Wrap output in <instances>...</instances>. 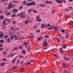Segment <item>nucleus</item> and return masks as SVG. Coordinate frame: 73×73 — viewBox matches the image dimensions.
Masks as SVG:
<instances>
[{
	"instance_id": "obj_26",
	"label": "nucleus",
	"mask_w": 73,
	"mask_h": 73,
	"mask_svg": "<svg viewBox=\"0 0 73 73\" xmlns=\"http://www.w3.org/2000/svg\"><path fill=\"white\" fill-rule=\"evenodd\" d=\"M53 27L52 26L51 27L49 28L48 29V30H51V29H53Z\"/></svg>"
},
{
	"instance_id": "obj_42",
	"label": "nucleus",
	"mask_w": 73,
	"mask_h": 73,
	"mask_svg": "<svg viewBox=\"0 0 73 73\" xmlns=\"http://www.w3.org/2000/svg\"><path fill=\"white\" fill-rule=\"evenodd\" d=\"M41 26L42 27V28H44V24H42Z\"/></svg>"
},
{
	"instance_id": "obj_57",
	"label": "nucleus",
	"mask_w": 73,
	"mask_h": 73,
	"mask_svg": "<svg viewBox=\"0 0 73 73\" xmlns=\"http://www.w3.org/2000/svg\"><path fill=\"white\" fill-rule=\"evenodd\" d=\"M46 45H48V44H45L44 45V46H46Z\"/></svg>"
},
{
	"instance_id": "obj_60",
	"label": "nucleus",
	"mask_w": 73,
	"mask_h": 73,
	"mask_svg": "<svg viewBox=\"0 0 73 73\" xmlns=\"http://www.w3.org/2000/svg\"><path fill=\"white\" fill-rule=\"evenodd\" d=\"M36 27H37V26L36 25H35L34 26V28H36Z\"/></svg>"
},
{
	"instance_id": "obj_40",
	"label": "nucleus",
	"mask_w": 73,
	"mask_h": 73,
	"mask_svg": "<svg viewBox=\"0 0 73 73\" xmlns=\"http://www.w3.org/2000/svg\"><path fill=\"white\" fill-rule=\"evenodd\" d=\"M30 34L31 35V36H31V37H33V36H34L33 35V34L32 33H30Z\"/></svg>"
},
{
	"instance_id": "obj_22",
	"label": "nucleus",
	"mask_w": 73,
	"mask_h": 73,
	"mask_svg": "<svg viewBox=\"0 0 73 73\" xmlns=\"http://www.w3.org/2000/svg\"><path fill=\"white\" fill-rule=\"evenodd\" d=\"M19 58H22L24 57V56H23L21 55H19Z\"/></svg>"
},
{
	"instance_id": "obj_53",
	"label": "nucleus",
	"mask_w": 73,
	"mask_h": 73,
	"mask_svg": "<svg viewBox=\"0 0 73 73\" xmlns=\"http://www.w3.org/2000/svg\"><path fill=\"white\" fill-rule=\"evenodd\" d=\"M33 12L34 13H36L37 12L36 10H33Z\"/></svg>"
},
{
	"instance_id": "obj_15",
	"label": "nucleus",
	"mask_w": 73,
	"mask_h": 73,
	"mask_svg": "<svg viewBox=\"0 0 73 73\" xmlns=\"http://www.w3.org/2000/svg\"><path fill=\"white\" fill-rule=\"evenodd\" d=\"M16 54L14 53V54H12L11 55H10V57H12V56H15Z\"/></svg>"
},
{
	"instance_id": "obj_9",
	"label": "nucleus",
	"mask_w": 73,
	"mask_h": 73,
	"mask_svg": "<svg viewBox=\"0 0 73 73\" xmlns=\"http://www.w3.org/2000/svg\"><path fill=\"white\" fill-rule=\"evenodd\" d=\"M54 29L55 31H58V27L57 26H55L54 27Z\"/></svg>"
},
{
	"instance_id": "obj_2",
	"label": "nucleus",
	"mask_w": 73,
	"mask_h": 73,
	"mask_svg": "<svg viewBox=\"0 0 73 73\" xmlns=\"http://www.w3.org/2000/svg\"><path fill=\"white\" fill-rule=\"evenodd\" d=\"M24 13L22 12L18 15V16H20L21 18H25L24 17V15H22Z\"/></svg>"
},
{
	"instance_id": "obj_17",
	"label": "nucleus",
	"mask_w": 73,
	"mask_h": 73,
	"mask_svg": "<svg viewBox=\"0 0 73 73\" xmlns=\"http://www.w3.org/2000/svg\"><path fill=\"white\" fill-rule=\"evenodd\" d=\"M36 20L38 21L39 22H40L41 21V19H36Z\"/></svg>"
},
{
	"instance_id": "obj_39",
	"label": "nucleus",
	"mask_w": 73,
	"mask_h": 73,
	"mask_svg": "<svg viewBox=\"0 0 73 73\" xmlns=\"http://www.w3.org/2000/svg\"><path fill=\"white\" fill-rule=\"evenodd\" d=\"M11 15V13H7V16H9V15Z\"/></svg>"
},
{
	"instance_id": "obj_21",
	"label": "nucleus",
	"mask_w": 73,
	"mask_h": 73,
	"mask_svg": "<svg viewBox=\"0 0 73 73\" xmlns=\"http://www.w3.org/2000/svg\"><path fill=\"white\" fill-rule=\"evenodd\" d=\"M42 38H43V37H40L39 38H38V41H40V40H41V39H42Z\"/></svg>"
},
{
	"instance_id": "obj_43",
	"label": "nucleus",
	"mask_w": 73,
	"mask_h": 73,
	"mask_svg": "<svg viewBox=\"0 0 73 73\" xmlns=\"http://www.w3.org/2000/svg\"><path fill=\"white\" fill-rule=\"evenodd\" d=\"M26 3V1H24L23 2V5H25V3Z\"/></svg>"
},
{
	"instance_id": "obj_49",
	"label": "nucleus",
	"mask_w": 73,
	"mask_h": 73,
	"mask_svg": "<svg viewBox=\"0 0 73 73\" xmlns=\"http://www.w3.org/2000/svg\"><path fill=\"white\" fill-rule=\"evenodd\" d=\"M40 31L39 30H38L36 31V32H37V33H39L40 32Z\"/></svg>"
},
{
	"instance_id": "obj_12",
	"label": "nucleus",
	"mask_w": 73,
	"mask_h": 73,
	"mask_svg": "<svg viewBox=\"0 0 73 73\" xmlns=\"http://www.w3.org/2000/svg\"><path fill=\"white\" fill-rule=\"evenodd\" d=\"M13 37L14 38L15 40H17V38H18V37H17L16 35H14Z\"/></svg>"
},
{
	"instance_id": "obj_27",
	"label": "nucleus",
	"mask_w": 73,
	"mask_h": 73,
	"mask_svg": "<svg viewBox=\"0 0 73 73\" xmlns=\"http://www.w3.org/2000/svg\"><path fill=\"white\" fill-rule=\"evenodd\" d=\"M17 67L16 66L13 67L12 68V69H16Z\"/></svg>"
},
{
	"instance_id": "obj_10",
	"label": "nucleus",
	"mask_w": 73,
	"mask_h": 73,
	"mask_svg": "<svg viewBox=\"0 0 73 73\" xmlns=\"http://www.w3.org/2000/svg\"><path fill=\"white\" fill-rule=\"evenodd\" d=\"M26 5L27 6H31V3H27L26 4Z\"/></svg>"
},
{
	"instance_id": "obj_24",
	"label": "nucleus",
	"mask_w": 73,
	"mask_h": 73,
	"mask_svg": "<svg viewBox=\"0 0 73 73\" xmlns=\"http://www.w3.org/2000/svg\"><path fill=\"white\" fill-rule=\"evenodd\" d=\"M18 49L17 48H15L12 51L13 52H14L15 50H17Z\"/></svg>"
},
{
	"instance_id": "obj_48",
	"label": "nucleus",
	"mask_w": 73,
	"mask_h": 73,
	"mask_svg": "<svg viewBox=\"0 0 73 73\" xmlns=\"http://www.w3.org/2000/svg\"><path fill=\"white\" fill-rule=\"evenodd\" d=\"M66 17H70V15H66Z\"/></svg>"
},
{
	"instance_id": "obj_4",
	"label": "nucleus",
	"mask_w": 73,
	"mask_h": 73,
	"mask_svg": "<svg viewBox=\"0 0 73 73\" xmlns=\"http://www.w3.org/2000/svg\"><path fill=\"white\" fill-rule=\"evenodd\" d=\"M55 1L56 3H58L59 4H61L62 3V1H60V0H56Z\"/></svg>"
},
{
	"instance_id": "obj_62",
	"label": "nucleus",
	"mask_w": 73,
	"mask_h": 73,
	"mask_svg": "<svg viewBox=\"0 0 73 73\" xmlns=\"http://www.w3.org/2000/svg\"><path fill=\"white\" fill-rule=\"evenodd\" d=\"M39 17L38 15L36 17V19H38L39 18Z\"/></svg>"
},
{
	"instance_id": "obj_13",
	"label": "nucleus",
	"mask_w": 73,
	"mask_h": 73,
	"mask_svg": "<svg viewBox=\"0 0 73 73\" xmlns=\"http://www.w3.org/2000/svg\"><path fill=\"white\" fill-rule=\"evenodd\" d=\"M4 35H3V33H2L0 35V38H1L2 37H3Z\"/></svg>"
},
{
	"instance_id": "obj_31",
	"label": "nucleus",
	"mask_w": 73,
	"mask_h": 73,
	"mask_svg": "<svg viewBox=\"0 0 73 73\" xmlns=\"http://www.w3.org/2000/svg\"><path fill=\"white\" fill-rule=\"evenodd\" d=\"M56 38L58 41L59 42H60V39H59V38H58L57 37H56Z\"/></svg>"
},
{
	"instance_id": "obj_38",
	"label": "nucleus",
	"mask_w": 73,
	"mask_h": 73,
	"mask_svg": "<svg viewBox=\"0 0 73 73\" xmlns=\"http://www.w3.org/2000/svg\"><path fill=\"white\" fill-rule=\"evenodd\" d=\"M22 53H23V54H24L25 53V50H24L22 51Z\"/></svg>"
},
{
	"instance_id": "obj_59",
	"label": "nucleus",
	"mask_w": 73,
	"mask_h": 73,
	"mask_svg": "<svg viewBox=\"0 0 73 73\" xmlns=\"http://www.w3.org/2000/svg\"><path fill=\"white\" fill-rule=\"evenodd\" d=\"M2 61H6V59L5 58H3L2 60Z\"/></svg>"
},
{
	"instance_id": "obj_34",
	"label": "nucleus",
	"mask_w": 73,
	"mask_h": 73,
	"mask_svg": "<svg viewBox=\"0 0 73 73\" xmlns=\"http://www.w3.org/2000/svg\"><path fill=\"white\" fill-rule=\"evenodd\" d=\"M23 7V6H21L20 7H19V9H22V8Z\"/></svg>"
},
{
	"instance_id": "obj_54",
	"label": "nucleus",
	"mask_w": 73,
	"mask_h": 73,
	"mask_svg": "<svg viewBox=\"0 0 73 73\" xmlns=\"http://www.w3.org/2000/svg\"><path fill=\"white\" fill-rule=\"evenodd\" d=\"M16 21H13V24H14Z\"/></svg>"
},
{
	"instance_id": "obj_19",
	"label": "nucleus",
	"mask_w": 73,
	"mask_h": 73,
	"mask_svg": "<svg viewBox=\"0 0 73 73\" xmlns=\"http://www.w3.org/2000/svg\"><path fill=\"white\" fill-rule=\"evenodd\" d=\"M62 48H63V49H66V45L65 44L63 46Z\"/></svg>"
},
{
	"instance_id": "obj_50",
	"label": "nucleus",
	"mask_w": 73,
	"mask_h": 73,
	"mask_svg": "<svg viewBox=\"0 0 73 73\" xmlns=\"http://www.w3.org/2000/svg\"><path fill=\"white\" fill-rule=\"evenodd\" d=\"M50 24H48L46 25V26H47L48 27H50Z\"/></svg>"
},
{
	"instance_id": "obj_44",
	"label": "nucleus",
	"mask_w": 73,
	"mask_h": 73,
	"mask_svg": "<svg viewBox=\"0 0 73 73\" xmlns=\"http://www.w3.org/2000/svg\"><path fill=\"white\" fill-rule=\"evenodd\" d=\"M60 53H62V49L61 48H60Z\"/></svg>"
},
{
	"instance_id": "obj_37",
	"label": "nucleus",
	"mask_w": 73,
	"mask_h": 73,
	"mask_svg": "<svg viewBox=\"0 0 73 73\" xmlns=\"http://www.w3.org/2000/svg\"><path fill=\"white\" fill-rule=\"evenodd\" d=\"M24 44L25 45H28V42H25Z\"/></svg>"
},
{
	"instance_id": "obj_25",
	"label": "nucleus",
	"mask_w": 73,
	"mask_h": 73,
	"mask_svg": "<svg viewBox=\"0 0 73 73\" xmlns=\"http://www.w3.org/2000/svg\"><path fill=\"white\" fill-rule=\"evenodd\" d=\"M69 35L68 34H66L65 35V36L66 38H68V37H69Z\"/></svg>"
},
{
	"instance_id": "obj_58",
	"label": "nucleus",
	"mask_w": 73,
	"mask_h": 73,
	"mask_svg": "<svg viewBox=\"0 0 73 73\" xmlns=\"http://www.w3.org/2000/svg\"><path fill=\"white\" fill-rule=\"evenodd\" d=\"M62 1H63L64 3H66L65 1L64 0H62Z\"/></svg>"
},
{
	"instance_id": "obj_23",
	"label": "nucleus",
	"mask_w": 73,
	"mask_h": 73,
	"mask_svg": "<svg viewBox=\"0 0 73 73\" xmlns=\"http://www.w3.org/2000/svg\"><path fill=\"white\" fill-rule=\"evenodd\" d=\"M5 64L4 63H1V66H3V65H5Z\"/></svg>"
},
{
	"instance_id": "obj_47",
	"label": "nucleus",
	"mask_w": 73,
	"mask_h": 73,
	"mask_svg": "<svg viewBox=\"0 0 73 73\" xmlns=\"http://www.w3.org/2000/svg\"><path fill=\"white\" fill-rule=\"evenodd\" d=\"M19 49H22V48H23V47L21 46H19Z\"/></svg>"
},
{
	"instance_id": "obj_30",
	"label": "nucleus",
	"mask_w": 73,
	"mask_h": 73,
	"mask_svg": "<svg viewBox=\"0 0 73 73\" xmlns=\"http://www.w3.org/2000/svg\"><path fill=\"white\" fill-rule=\"evenodd\" d=\"M4 17L3 15H1L0 16V19H4Z\"/></svg>"
},
{
	"instance_id": "obj_14",
	"label": "nucleus",
	"mask_w": 73,
	"mask_h": 73,
	"mask_svg": "<svg viewBox=\"0 0 73 73\" xmlns=\"http://www.w3.org/2000/svg\"><path fill=\"white\" fill-rule=\"evenodd\" d=\"M40 7H44L45 6V5L44 4H41L40 5Z\"/></svg>"
},
{
	"instance_id": "obj_41",
	"label": "nucleus",
	"mask_w": 73,
	"mask_h": 73,
	"mask_svg": "<svg viewBox=\"0 0 73 73\" xmlns=\"http://www.w3.org/2000/svg\"><path fill=\"white\" fill-rule=\"evenodd\" d=\"M45 3H46V4H49V1H46L45 2Z\"/></svg>"
},
{
	"instance_id": "obj_32",
	"label": "nucleus",
	"mask_w": 73,
	"mask_h": 73,
	"mask_svg": "<svg viewBox=\"0 0 73 73\" xmlns=\"http://www.w3.org/2000/svg\"><path fill=\"white\" fill-rule=\"evenodd\" d=\"M0 42L1 43H3L4 42V41L3 40H0Z\"/></svg>"
},
{
	"instance_id": "obj_46",
	"label": "nucleus",
	"mask_w": 73,
	"mask_h": 73,
	"mask_svg": "<svg viewBox=\"0 0 73 73\" xmlns=\"http://www.w3.org/2000/svg\"><path fill=\"white\" fill-rule=\"evenodd\" d=\"M64 59H65L66 60H67V61L69 60V59H68V58H66V57H64Z\"/></svg>"
},
{
	"instance_id": "obj_29",
	"label": "nucleus",
	"mask_w": 73,
	"mask_h": 73,
	"mask_svg": "<svg viewBox=\"0 0 73 73\" xmlns=\"http://www.w3.org/2000/svg\"><path fill=\"white\" fill-rule=\"evenodd\" d=\"M30 63H31V62H28L25 63V64L27 65H29V64H30Z\"/></svg>"
},
{
	"instance_id": "obj_55",
	"label": "nucleus",
	"mask_w": 73,
	"mask_h": 73,
	"mask_svg": "<svg viewBox=\"0 0 73 73\" xmlns=\"http://www.w3.org/2000/svg\"><path fill=\"white\" fill-rule=\"evenodd\" d=\"M61 32H65V31H64V30H62L61 31Z\"/></svg>"
},
{
	"instance_id": "obj_11",
	"label": "nucleus",
	"mask_w": 73,
	"mask_h": 73,
	"mask_svg": "<svg viewBox=\"0 0 73 73\" xmlns=\"http://www.w3.org/2000/svg\"><path fill=\"white\" fill-rule=\"evenodd\" d=\"M33 11V9H30L29 10H28V13H30L31 12V11Z\"/></svg>"
},
{
	"instance_id": "obj_35",
	"label": "nucleus",
	"mask_w": 73,
	"mask_h": 73,
	"mask_svg": "<svg viewBox=\"0 0 73 73\" xmlns=\"http://www.w3.org/2000/svg\"><path fill=\"white\" fill-rule=\"evenodd\" d=\"M66 12H68L69 11V9H66L65 10Z\"/></svg>"
},
{
	"instance_id": "obj_7",
	"label": "nucleus",
	"mask_w": 73,
	"mask_h": 73,
	"mask_svg": "<svg viewBox=\"0 0 73 73\" xmlns=\"http://www.w3.org/2000/svg\"><path fill=\"white\" fill-rule=\"evenodd\" d=\"M63 68H65L66 66V64L65 63H63L62 65Z\"/></svg>"
},
{
	"instance_id": "obj_61",
	"label": "nucleus",
	"mask_w": 73,
	"mask_h": 73,
	"mask_svg": "<svg viewBox=\"0 0 73 73\" xmlns=\"http://www.w3.org/2000/svg\"><path fill=\"white\" fill-rule=\"evenodd\" d=\"M4 38H8V36H4Z\"/></svg>"
},
{
	"instance_id": "obj_33",
	"label": "nucleus",
	"mask_w": 73,
	"mask_h": 73,
	"mask_svg": "<svg viewBox=\"0 0 73 73\" xmlns=\"http://www.w3.org/2000/svg\"><path fill=\"white\" fill-rule=\"evenodd\" d=\"M7 42H10L11 41L10 40V39L8 38L7 40Z\"/></svg>"
},
{
	"instance_id": "obj_36",
	"label": "nucleus",
	"mask_w": 73,
	"mask_h": 73,
	"mask_svg": "<svg viewBox=\"0 0 73 73\" xmlns=\"http://www.w3.org/2000/svg\"><path fill=\"white\" fill-rule=\"evenodd\" d=\"M45 37V38H49V36L48 35H46Z\"/></svg>"
},
{
	"instance_id": "obj_28",
	"label": "nucleus",
	"mask_w": 73,
	"mask_h": 73,
	"mask_svg": "<svg viewBox=\"0 0 73 73\" xmlns=\"http://www.w3.org/2000/svg\"><path fill=\"white\" fill-rule=\"evenodd\" d=\"M3 55H5V54H7V52L5 51H4L3 52Z\"/></svg>"
},
{
	"instance_id": "obj_16",
	"label": "nucleus",
	"mask_w": 73,
	"mask_h": 73,
	"mask_svg": "<svg viewBox=\"0 0 73 73\" xmlns=\"http://www.w3.org/2000/svg\"><path fill=\"white\" fill-rule=\"evenodd\" d=\"M15 16H16V14L15 13L14 14H12L11 15V17H15Z\"/></svg>"
},
{
	"instance_id": "obj_51",
	"label": "nucleus",
	"mask_w": 73,
	"mask_h": 73,
	"mask_svg": "<svg viewBox=\"0 0 73 73\" xmlns=\"http://www.w3.org/2000/svg\"><path fill=\"white\" fill-rule=\"evenodd\" d=\"M19 29V28H17L16 29H15L14 31H17V30H18Z\"/></svg>"
},
{
	"instance_id": "obj_63",
	"label": "nucleus",
	"mask_w": 73,
	"mask_h": 73,
	"mask_svg": "<svg viewBox=\"0 0 73 73\" xmlns=\"http://www.w3.org/2000/svg\"><path fill=\"white\" fill-rule=\"evenodd\" d=\"M7 22H10L11 21L10 19H8L7 20Z\"/></svg>"
},
{
	"instance_id": "obj_64",
	"label": "nucleus",
	"mask_w": 73,
	"mask_h": 73,
	"mask_svg": "<svg viewBox=\"0 0 73 73\" xmlns=\"http://www.w3.org/2000/svg\"><path fill=\"white\" fill-rule=\"evenodd\" d=\"M44 44H47V42L46 41H45L44 42Z\"/></svg>"
},
{
	"instance_id": "obj_56",
	"label": "nucleus",
	"mask_w": 73,
	"mask_h": 73,
	"mask_svg": "<svg viewBox=\"0 0 73 73\" xmlns=\"http://www.w3.org/2000/svg\"><path fill=\"white\" fill-rule=\"evenodd\" d=\"M3 48H0V51H2V50H3Z\"/></svg>"
},
{
	"instance_id": "obj_5",
	"label": "nucleus",
	"mask_w": 73,
	"mask_h": 73,
	"mask_svg": "<svg viewBox=\"0 0 73 73\" xmlns=\"http://www.w3.org/2000/svg\"><path fill=\"white\" fill-rule=\"evenodd\" d=\"M6 20H7V19H5L3 22V23L4 25H7V24L6 23V22H5V21H6Z\"/></svg>"
},
{
	"instance_id": "obj_45",
	"label": "nucleus",
	"mask_w": 73,
	"mask_h": 73,
	"mask_svg": "<svg viewBox=\"0 0 73 73\" xmlns=\"http://www.w3.org/2000/svg\"><path fill=\"white\" fill-rule=\"evenodd\" d=\"M52 1H48V4H52Z\"/></svg>"
},
{
	"instance_id": "obj_1",
	"label": "nucleus",
	"mask_w": 73,
	"mask_h": 73,
	"mask_svg": "<svg viewBox=\"0 0 73 73\" xmlns=\"http://www.w3.org/2000/svg\"><path fill=\"white\" fill-rule=\"evenodd\" d=\"M14 6V5L13 4H12L11 3H10L9 4V5L8 6V9H10L11 8H13Z\"/></svg>"
},
{
	"instance_id": "obj_8",
	"label": "nucleus",
	"mask_w": 73,
	"mask_h": 73,
	"mask_svg": "<svg viewBox=\"0 0 73 73\" xmlns=\"http://www.w3.org/2000/svg\"><path fill=\"white\" fill-rule=\"evenodd\" d=\"M35 3L34 2H32L30 3V4L31 5H35Z\"/></svg>"
},
{
	"instance_id": "obj_52",
	"label": "nucleus",
	"mask_w": 73,
	"mask_h": 73,
	"mask_svg": "<svg viewBox=\"0 0 73 73\" xmlns=\"http://www.w3.org/2000/svg\"><path fill=\"white\" fill-rule=\"evenodd\" d=\"M27 50H30V47L29 46H28L27 47Z\"/></svg>"
},
{
	"instance_id": "obj_20",
	"label": "nucleus",
	"mask_w": 73,
	"mask_h": 73,
	"mask_svg": "<svg viewBox=\"0 0 73 73\" xmlns=\"http://www.w3.org/2000/svg\"><path fill=\"white\" fill-rule=\"evenodd\" d=\"M21 70L22 72H23L24 71V68H21Z\"/></svg>"
},
{
	"instance_id": "obj_3",
	"label": "nucleus",
	"mask_w": 73,
	"mask_h": 73,
	"mask_svg": "<svg viewBox=\"0 0 73 73\" xmlns=\"http://www.w3.org/2000/svg\"><path fill=\"white\" fill-rule=\"evenodd\" d=\"M31 22V21H30L29 20H27L24 21L25 24H27V23H30Z\"/></svg>"
},
{
	"instance_id": "obj_6",
	"label": "nucleus",
	"mask_w": 73,
	"mask_h": 73,
	"mask_svg": "<svg viewBox=\"0 0 73 73\" xmlns=\"http://www.w3.org/2000/svg\"><path fill=\"white\" fill-rule=\"evenodd\" d=\"M13 13H14L15 12H17L18 11V10L16 9H14L13 10Z\"/></svg>"
},
{
	"instance_id": "obj_18",
	"label": "nucleus",
	"mask_w": 73,
	"mask_h": 73,
	"mask_svg": "<svg viewBox=\"0 0 73 73\" xmlns=\"http://www.w3.org/2000/svg\"><path fill=\"white\" fill-rule=\"evenodd\" d=\"M15 61H16V59H13L12 61V63L13 64L15 62Z\"/></svg>"
}]
</instances>
